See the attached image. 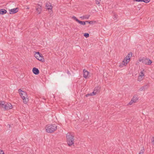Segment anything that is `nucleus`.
Returning a JSON list of instances; mask_svg holds the SVG:
<instances>
[{
	"mask_svg": "<svg viewBox=\"0 0 154 154\" xmlns=\"http://www.w3.org/2000/svg\"><path fill=\"white\" fill-rule=\"evenodd\" d=\"M57 128V126L55 124H49L46 125L45 129L46 132L51 133L56 131Z\"/></svg>",
	"mask_w": 154,
	"mask_h": 154,
	"instance_id": "obj_1",
	"label": "nucleus"
},
{
	"mask_svg": "<svg viewBox=\"0 0 154 154\" xmlns=\"http://www.w3.org/2000/svg\"><path fill=\"white\" fill-rule=\"evenodd\" d=\"M18 92L20 94L21 98L23 99L24 103H26L28 101V98L26 93L25 91H22L20 89H18Z\"/></svg>",
	"mask_w": 154,
	"mask_h": 154,
	"instance_id": "obj_2",
	"label": "nucleus"
},
{
	"mask_svg": "<svg viewBox=\"0 0 154 154\" xmlns=\"http://www.w3.org/2000/svg\"><path fill=\"white\" fill-rule=\"evenodd\" d=\"M67 142L69 146L72 145L74 144V137L73 135L70 133H68L66 134Z\"/></svg>",
	"mask_w": 154,
	"mask_h": 154,
	"instance_id": "obj_3",
	"label": "nucleus"
},
{
	"mask_svg": "<svg viewBox=\"0 0 154 154\" xmlns=\"http://www.w3.org/2000/svg\"><path fill=\"white\" fill-rule=\"evenodd\" d=\"M152 63V61L148 58H143V63L145 64L150 65Z\"/></svg>",
	"mask_w": 154,
	"mask_h": 154,
	"instance_id": "obj_4",
	"label": "nucleus"
},
{
	"mask_svg": "<svg viewBox=\"0 0 154 154\" xmlns=\"http://www.w3.org/2000/svg\"><path fill=\"white\" fill-rule=\"evenodd\" d=\"M12 108V106L11 104L10 103H6L5 104L4 106V108L5 110H8Z\"/></svg>",
	"mask_w": 154,
	"mask_h": 154,
	"instance_id": "obj_5",
	"label": "nucleus"
},
{
	"mask_svg": "<svg viewBox=\"0 0 154 154\" xmlns=\"http://www.w3.org/2000/svg\"><path fill=\"white\" fill-rule=\"evenodd\" d=\"M149 87V84H146L141 88H140L139 89V91H144L145 90L147 89Z\"/></svg>",
	"mask_w": 154,
	"mask_h": 154,
	"instance_id": "obj_6",
	"label": "nucleus"
},
{
	"mask_svg": "<svg viewBox=\"0 0 154 154\" xmlns=\"http://www.w3.org/2000/svg\"><path fill=\"white\" fill-rule=\"evenodd\" d=\"M18 8H13L9 10V14H14L16 13L18 11Z\"/></svg>",
	"mask_w": 154,
	"mask_h": 154,
	"instance_id": "obj_7",
	"label": "nucleus"
},
{
	"mask_svg": "<svg viewBox=\"0 0 154 154\" xmlns=\"http://www.w3.org/2000/svg\"><path fill=\"white\" fill-rule=\"evenodd\" d=\"M32 71L33 73L35 75H37L39 73V71L38 69L35 67H34L32 69Z\"/></svg>",
	"mask_w": 154,
	"mask_h": 154,
	"instance_id": "obj_8",
	"label": "nucleus"
},
{
	"mask_svg": "<svg viewBox=\"0 0 154 154\" xmlns=\"http://www.w3.org/2000/svg\"><path fill=\"white\" fill-rule=\"evenodd\" d=\"M83 77L85 79L87 78L89 73V72L87 71L85 69H84L83 70Z\"/></svg>",
	"mask_w": 154,
	"mask_h": 154,
	"instance_id": "obj_9",
	"label": "nucleus"
},
{
	"mask_svg": "<svg viewBox=\"0 0 154 154\" xmlns=\"http://www.w3.org/2000/svg\"><path fill=\"white\" fill-rule=\"evenodd\" d=\"M46 7H47V9L48 10L50 9L51 10L52 8V7L51 5H50V3L49 2L46 3Z\"/></svg>",
	"mask_w": 154,
	"mask_h": 154,
	"instance_id": "obj_10",
	"label": "nucleus"
},
{
	"mask_svg": "<svg viewBox=\"0 0 154 154\" xmlns=\"http://www.w3.org/2000/svg\"><path fill=\"white\" fill-rule=\"evenodd\" d=\"M132 99L134 101V103L136 102L138 99V95L136 94L134 95Z\"/></svg>",
	"mask_w": 154,
	"mask_h": 154,
	"instance_id": "obj_11",
	"label": "nucleus"
},
{
	"mask_svg": "<svg viewBox=\"0 0 154 154\" xmlns=\"http://www.w3.org/2000/svg\"><path fill=\"white\" fill-rule=\"evenodd\" d=\"M42 10V6H40V7H38L36 8V10L38 14H40L41 13Z\"/></svg>",
	"mask_w": 154,
	"mask_h": 154,
	"instance_id": "obj_12",
	"label": "nucleus"
},
{
	"mask_svg": "<svg viewBox=\"0 0 154 154\" xmlns=\"http://www.w3.org/2000/svg\"><path fill=\"white\" fill-rule=\"evenodd\" d=\"M100 88L98 87H95L94 88V91H95V92L96 93V94H97L100 92Z\"/></svg>",
	"mask_w": 154,
	"mask_h": 154,
	"instance_id": "obj_13",
	"label": "nucleus"
},
{
	"mask_svg": "<svg viewBox=\"0 0 154 154\" xmlns=\"http://www.w3.org/2000/svg\"><path fill=\"white\" fill-rule=\"evenodd\" d=\"M90 15H84L83 16H82L80 17V18H81L82 20L84 19H89L90 17Z\"/></svg>",
	"mask_w": 154,
	"mask_h": 154,
	"instance_id": "obj_14",
	"label": "nucleus"
},
{
	"mask_svg": "<svg viewBox=\"0 0 154 154\" xmlns=\"http://www.w3.org/2000/svg\"><path fill=\"white\" fill-rule=\"evenodd\" d=\"M130 58H128L127 57H126L125 58L124 60L123 61V62H125V63L126 65H127L128 63L130 61Z\"/></svg>",
	"mask_w": 154,
	"mask_h": 154,
	"instance_id": "obj_15",
	"label": "nucleus"
},
{
	"mask_svg": "<svg viewBox=\"0 0 154 154\" xmlns=\"http://www.w3.org/2000/svg\"><path fill=\"white\" fill-rule=\"evenodd\" d=\"M7 12V11L5 9H2L0 10V14L3 15L6 14Z\"/></svg>",
	"mask_w": 154,
	"mask_h": 154,
	"instance_id": "obj_16",
	"label": "nucleus"
},
{
	"mask_svg": "<svg viewBox=\"0 0 154 154\" xmlns=\"http://www.w3.org/2000/svg\"><path fill=\"white\" fill-rule=\"evenodd\" d=\"M38 60L42 62H45V59L43 56L42 55H41L40 57H39V58L38 59Z\"/></svg>",
	"mask_w": 154,
	"mask_h": 154,
	"instance_id": "obj_17",
	"label": "nucleus"
},
{
	"mask_svg": "<svg viewBox=\"0 0 154 154\" xmlns=\"http://www.w3.org/2000/svg\"><path fill=\"white\" fill-rule=\"evenodd\" d=\"M41 55H42V54L40 53L39 52H37L36 53V54L35 55V57L38 59L39 58V57H40Z\"/></svg>",
	"mask_w": 154,
	"mask_h": 154,
	"instance_id": "obj_18",
	"label": "nucleus"
},
{
	"mask_svg": "<svg viewBox=\"0 0 154 154\" xmlns=\"http://www.w3.org/2000/svg\"><path fill=\"white\" fill-rule=\"evenodd\" d=\"M78 23L82 25H85L86 24V22L84 21H81L79 20Z\"/></svg>",
	"mask_w": 154,
	"mask_h": 154,
	"instance_id": "obj_19",
	"label": "nucleus"
},
{
	"mask_svg": "<svg viewBox=\"0 0 154 154\" xmlns=\"http://www.w3.org/2000/svg\"><path fill=\"white\" fill-rule=\"evenodd\" d=\"M5 102L4 101L0 102V108H4V106L5 105Z\"/></svg>",
	"mask_w": 154,
	"mask_h": 154,
	"instance_id": "obj_20",
	"label": "nucleus"
},
{
	"mask_svg": "<svg viewBox=\"0 0 154 154\" xmlns=\"http://www.w3.org/2000/svg\"><path fill=\"white\" fill-rule=\"evenodd\" d=\"M85 22L86 23H88L90 24H92L93 23H96V21L94 20L91 21H86Z\"/></svg>",
	"mask_w": 154,
	"mask_h": 154,
	"instance_id": "obj_21",
	"label": "nucleus"
},
{
	"mask_svg": "<svg viewBox=\"0 0 154 154\" xmlns=\"http://www.w3.org/2000/svg\"><path fill=\"white\" fill-rule=\"evenodd\" d=\"M126 64L125 63V62H122V63L120 64L119 65V67H122L124 66H126Z\"/></svg>",
	"mask_w": 154,
	"mask_h": 154,
	"instance_id": "obj_22",
	"label": "nucleus"
},
{
	"mask_svg": "<svg viewBox=\"0 0 154 154\" xmlns=\"http://www.w3.org/2000/svg\"><path fill=\"white\" fill-rule=\"evenodd\" d=\"M143 76H142L141 75H139L138 78L137 80L139 81H140L143 79Z\"/></svg>",
	"mask_w": 154,
	"mask_h": 154,
	"instance_id": "obj_23",
	"label": "nucleus"
},
{
	"mask_svg": "<svg viewBox=\"0 0 154 154\" xmlns=\"http://www.w3.org/2000/svg\"><path fill=\"white\" fill-rule=\"evenodd\" d=\"M72 18L74 20H75L77 22L79 20L75 16H73Z\"/></svg>",
	"mask_w": 154,
	"mask_h": 154,
	"instance_id": "obj_24",
	"label": "nucleus"
},
{
	"mask_svg": "<svg viewBox=\"0 0 154 154\" xmlns=\"http://www.w3.org/2000/svg\"><path fill=\"white\" fill-rule=\"evenodd\" d=\"M132 52H130L128 53L126 57H127L128 58H130V57L132 56Z\"/></svg>",
	"mask_w": 154,
	"mask_h": 154,
	"instance_id": "obj_25",
	"label": "nucleus"
},
{
	"mask_svg": "<svg viewBox=\"0 0 154 154\" xmlns=\"http://www.w3.org/2000/svg\"><path fill=\"white\" fill-rule=\"evenodd\" d=\"M85 118L84 119V120L85 121V120H87V119H88L89 116L87 115H84Z\"/></svg>",
	"mask_w": 154,
	"mask_h": 154,
	"instance_id": "obj_26",
	"label": "nucleus"
},
{
	"mask_svg": "<svg viewBox=\"0 0 154 154\" xmlns=\"http://www.w3.org/2000/svg\"><path fill=\"white\" fill-rule=\"evenodd\" d=\"M84 36L86 38H88L89 37V34L88 33H85L84 34Z\"/></svg>",
	"mask_w": 154,
	"mask_h": 154,
	"instance_id": "obj_27",
	"label": "nucleus"
},
{
	"mask_svg": "<svg viewBox=\"0 0 154 154\" xmlns=\"http://www.w3.org/2000/svg\"><path fill=\"white\" fill-rule=\"evenodd\" d=\"M142 2H143L145 3H148L149 2L150 0H142Z\"/></svg>",
	"mask_w": 154,
	"mask_h": 154,
	"instance_id": "obj_28",
	"label": "nucleus"
},
{
	"mask_svg": "<svg viewBox=\"0 0 154 154\" xmlns=\"http://www.w3.org/2000/svg\"><path fill=\"white\" fill-rule=\"evenodd\" d=\"M100 0H95V3L97 5H98L100 4Z\"/></svg>",
	"mask_w": 154,
	"mask_h": 154,
	"instance_id": "obj_29",
	"label": "nucleus"
},
{
	"mask_svg": "<svg viewBox=\"0 0 154 154\" xmlns=\"http://www.w3.org/2000/svg\"><path fill=\"white\" fill-rule=\"evenodd\" d=\"M134 103V101L132 99H131V101H130V102H129V104L130 105H131L132 104V103Z\"/></svg>",
	"mask_w": 154,
	"mask_h": 154,
	"instance_id": "obj_30",
	"label": "nucleus"
},
{
	"mask_svg": "<svg viewBox=\"0 0 154 154\" xmlns=\"http://www.w3.org/2000/svg\"><path fill=\"white\" fill-rule=\"evenodd\" d=\"M143 150H141L139 152L138 154H143Z\"/></svg>",
	"mask_w": 154,
	"mask_h": 154,
	"instance_id": "obj_31",
	"label": "nucleus"
},
{
	"mask_svg": "<svg viewBox=\"0 0 154 154\" xmlns=\"http://www.w3.org/2000/svg\"><path fill=\"white\" fill-rule=\"evenodd\" d=\"M142 0H133L134 2H142Z\"/></svg>",
	"mask_w": 154,
	"mask_h": 154,
	"instance_id": "obj_32",
	"label": "nucleus"
},
{
	"mask_svg": "<svg viewBox=\"0 0 154 154\" xmlns=\"http://www.w3.org/2000/svg\"><path fill=\"white\" fill-rule=\"evenodd\" d=\"M140 74H141L140 75H141L142 76H144V74L142 71L140 72Z\"/></svg>",
	"mask_w": 154,
	"mask_h": 154,
	"instance_id": "obj_33",
	"label": "nucleus"
},
{
	"mask_svg": "<svg viewBox=\"0 0 154 154\" xmlns=\"http://www.w3.org/2000/svg\"><path fill=\"white\" fill-rule=\"evenodd\" d=\"M0 154H5V153L3 151L0 150Z\"/></svg>",
	"mask_w": 154,
	"mask_h": 154,
	"instance_id": "obj_34",
	"label": "nucleus"
},
{
	"mask_svg": "<svg viewBox=\"0 0 154 154\" xmlns=\"http://www.w3.org/2000/svg\"><path fill=\"white\" fill-rule=\"evenodd\" d=\"M143 58H140L139 59V61L140 62H141L143 63Z\"/></svg>",
	"mask_w": 154,
	"mask_h": 154,
	"instance_id": "obj_35",
	"label": "nucleus"
},
{
	"mask_svg": "<svg viewBox=\"0 0 154 154\" xmlns=\"http://www.w3.org/2000/svg\"><path fill=\"white\" fill-rule=\"evenodd\" d=\"M91 93V94H93V95H95L96 94V93L95 92V91H93Z\"/></svg>",
	"mask_w": 154,
	"mask_h": 154,
	"instance_id": "obj_36",
	"label": "nucleus"
},
{
	"mask_svg": "<svg viewBox=\"0 0 154 154\" xmlns=\"http://www.w3.org/2000/svg\"><path fill=\"white\" fill-rule=\"evenodd\" d=\"M153 138L154 139V137H153ZM152 144H153L154 145V140L153 139V140L152 141Z\"/></svg>",
	"mask_w": 154,
	"mask_h": 154,
	"instance_id": "obj_37",
	"label": "nucleus"
},
{
	"mask_svg": "<svg viewBox=\"0 0 154 154\" xmlns=\"http://www.w3.org/2000/svg\"><path fill=\"white\" fill-rule=\"evenodd\" d=\"M90 95H89V94H86L85 95L86 97H88V96H89Z\"/></svg>",
	"mask_w": 154,
	"mask_h": 154,
	"instance_id": "obj_38",
	"label": "nucleus"
},
{
	"mask_svg": "<svg viewBox=\"0 0 154 154\" xmlns=\"http://www.w3.org/2000/svg\"><path fill=\"white\" fill-rule=\"evenodd\" d=\"M37 5L39 7H40V6H42V5L39 4H38Z\"/></svg>",
	"mask_w": 154,
	"mask_h": 154,
	"instance_id": "obj_39",
	"label": "nucleus"
},
{
	"mask_svg": "<svg viewBox=\"0 0 154 154\" xmlns=\"http://www.w3.org/2000/svg\"><path fill=\"white\" fill-rule=\"evenodd\" d=\"M89 94V95H90V96H93V94H91V93H90Z\"/></svg>",
	"mask_w": 154,
	"mask_h": 154,
	"instance_id": "obj_40",
	"label": "nucleus"
},
{
	"mask_svg": "<svg viewBox=\"0 0 154 154\" xmlns=\"http://www.w3.org/2000/svg\"><path fill=\"white\" fill-rule=\"evenodd\" d=\"M67 73H68V74H70V73L69 72V71H68V72H67Z\"/></svg>",
	"mask_w": 154,
	"mask_h": 154,
	"instance_id": "obj_41",
	"label": "nucleus"
}]
</instances>
